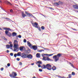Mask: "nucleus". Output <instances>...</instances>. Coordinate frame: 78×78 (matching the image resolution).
Instances as JSON below:
<instances>
[{"mask_svg":"<svg viewBox=\"0 0 78 78\" xmlns=\"http://www.w3.org/2000/svg\"><path fill=\"white\" fill-rule=\"evenodd\" d=\"M13 48H14V51H19V44H18V41L17 40H14V42Z\"/></svg>","mask_w":78,"mask_h":78,"instance_id":"obj_1","label":"nucleus"},{"mask_svg":"<svg viewBox=\"0 0 78 78\" xmlns=\"http://www.w3.org/2000/svg\"><path fill=\"white\" fill-rule=\"evenodd\" d=\"M41 68L42 69H43L46 68L48 70H50L51 69V65L49 64H47L46 65H44L41 66Z\"/></svg>","mask_w":78,"mask_h":78,"instance_id":"obj_2","label":"nucleus"},{"mask_svg":"<svg viewBox=\"0 0 78 78\" xmlns=\"http://www.w3.org/2000/svg\"><path fill=\"white\" fill-rule=\"evenodd\" d=\"M62 55L61 54H58L57 55H55L53 56V58L55 59V62H57L59 60V58Z\"/></svg>","mask_w":78,"mask_h":78,"instance_id":"obj_3","label":"nucleus"},{"mask_svg":"<svg viewBox=\"0 0 78 78\" xmlns=\"http://www.w3.org/2000/svg\"><path fill=\"white\" fill-rule=\"evenodd\" d=\"M7 27H5L3 29V30H6L5 31V34L9 36V37H11V34L10 33V32H9V31L7 30Z\"/></svg>","mask_w":78,"mask_h":78,"instance_id":"obj_4","label":"nucleus"},{"mask_svg":"<svg viewBox=\"0 0 78 78\" xmlns=\"http://www.w3.org/2000/svg\"><path fill=\"white\" fill-rule=\"evenodd\" d=\"M17 76V73L16 72L13 71L11 73V74H9V76L11 78H14V77L16 76Z\"/></svg>","mask_w":78,"mask_h":78,"instance_id":"obj_5","label":"nucleus"},{"mask_svg":"<svg viewBox=\"0 0 78 78\" xmlns=\"http://www.w3.org/2000/svg\"><path fill=\"white\" fill-rule=\"evenodd\" d=\"M43 57L42 59L43 60H44V61H53V60H52L50 59L48 57H46L44 56Z\"/></svg>","mask_w":78,"mask_h":78,"instance_id":"obj_6","label":"nucleus"},{"mask_svg":"<svg viewBox=\"0 0 78 78\" xmlns=\"http://www.w3.org/2000/svg\"><path fill=\"white\" fill-rule=\"evenodd\" d=\"M27 55L24 53H23L22 54V55L21 57L23 58H27Z\"/></svg>","mask_w":78,"mask_h":78,"instance_id":"obj_7","label":"nucleus"},{"mask_svg":"<svg viewBox=\"0 0 78 78\" xmlns=\"http://www.w3.org/2000/svg\"><path fill=\"white\" fill-rule=\"evenodd\" d=\"M27 44L28 46L30 48H32V45L30 43V42L29 41H27Z\"/></svg>","mask_w":78,"mask_h":78,"instance_id":"obj_8","label":"nucleus"},{"mask_svg":"<svg viewBox=\"0 0 78 78\" xmlns=\"http://www.w3.org/2000/svg\"><path fill=\"white\" fill-rule=\"evenodd\" d=\"M27 58H28V59H32V58H33V55H32L31 54H29L27 55Z\"/></svg>","mask_w":78,"mask_h":78,"instance_id":"obj_9","label":"nucleus"},{"mask_svg":"<svg viewBox=\"0 0 78 78\" xmlns=\"http://www.w3.org/2000/svg\"><path fill=\"white\" fill-rule=\"evenodd\" d=\"M32 24L33 26V27H35V28H36V27H37V25H38V24L37 23H34H34H32Z\"/></svg>","mask_w":78,"mask_h":78,"instance_id":"obj_10","label":"nucleus"},{"mask_svg":"<svg viewBox=\"0 0 78 78\" xmlns=\"http://www.w3.org/2000/svg\"><path fill=\"white\" fill-rule=\"evenodd\" d=\"M32 47L34 50H37V47L36 46H33Z\"/></svg>","mask_w":78,"mask_h":78,"instance_id":"obj_11","label":"nucleus"},{"mask_svg":"<svg viewBox=\"0 0 78 78\" xmlns=\"http://www.w3.org/2000/svg\"><path fill=\"white\" fill-rule=\"evenodd\" d=\"M73 7L75 9H78V5H73Z\"/></svg>","mask_w":78,"mask_h":78,"instance_id":"obj_12","label":"nucleus"},{"mask_svg":"<svg viewBox=\"0 0 78 78\" xmlns=\"http://www.w3.org/2000/svg\"><path fill=\"white\" fill-rule=\"evenodd\" d=\"M36 56L37 58H40L41 57V54H40V53L37 54Z\"/></svg>","mask_w":78,"mask_h":78,"instance_id":"obj_13","label":"nucleus"},{"mask_svg":"<svg viewBox=\"0 0 78 78\" xmlns=\"http://www.w3.org/2000/svg\"><path fill=\"white\" fill-rule=\"evenodd\" d=\"M23 48H25V47L23 46L20 47V51H22Z\"/></svg>","mask_w":78,"mask_h":78,"instance_id":"obj_14","label":"nucleus"},{"mask_svg":"<svg viewBox=\"0 0 78 78\" xmlns=\"http://www.w3.org/2000/svg\"><path fill=\"white\" fill-rule=\"evenodd\" d=\"M56 4L57 5H59L60 4H61V5L62 4V2L59 1L58 2V3H56Z\"/></svg>","mask_w":78,"mask_h":78,"instance_id":"obj_15","label":"nucleus"},{"mask_svg":"<svg viewBox=\"0 0 78 78\" xmlns=\"http://www.w3.org/2000/svg\"><path fill=\"white\" fill-rule=\"evenodd\" d=\"M22 15L23 17H26V16H27V15L24 14L23 12H22Z\"/></svg>","mask_w":78,"mask_h":78,"instance_id":"obj_16","label":"nucleus"},{"mask_svg":"<svg viewBox=\"0 0 78 78\" xmlns=\"http://www.w3.org/2000/svg\"><path fill=\"white\" fill-rule=\"evenodd\" d=\"M12 36L14 37V36H16L17 35V33L15 32H13L12 34Z\"/></svg>","mask_w":78,"mask_h":78,"instance_id":"obj_17","label":"nucleus"},{"mask_svg":"<svg viewBox=\"0 0 78 78\" xmlns=\"http://www.w3.org/2000/svg\"><path fill=\"white\" fill-rule=\"evenodd\" d=\"M20 54H21V52H18L17 54V56H21V55H20Z\"/></svg>","mask_w":78,"mask_h":78,"instance_id":"obj_18","label":"nucleus"},{"mask_svg":"<svg viewBox=\"0 0 78 78\" xmlns=\"http://www.w3.org/2000/svg\"><path fill=\"white\" fill-rule=\"evenodd\" d=\"M52 69L53 70H55L56 69V68L55 66H53L52 68Z\"/></svg>","mask_w":78,"mask_h":78,"instance_id":"obj_19","label":"nucleus"},{"mask_svg":"<svg viewBox=\"0 0 78 78\" xmlns=\"http://www.w3.org/2000/svg\"><path fill=\"white\" fill-rule=\"evenodd\" d=\"M6 3L7 4V5H12V4L8 1H7L6 2Z\"/></svg>","mask_w":78,"mask_h":78,"instance_id":"obj_20","label":"nucleus"},{"mask_svg":"<svg viewBox=\"0 0 78 78\" xmlns=\"http://www.w3.org/2000/svg\"><path fill=\"white\" fill-rule=\"evenodd\" d=\"M36 28H37L38 29V30H39V31H41V28L38 27H36Z\"/></svg>","mask_w":78,"mask_h":78,"instance_id":"obj_21","label":"nucleus"},{"mask_svg":"<svg viewBox=\"0 0 78 78\" xmlns=\"http://www.w3.org/2000/svg\"><path fill=\"white\" fill-rule=\"evenodd\" d=\"M58 77L59 78H66V77H65L64 76L61 77V76H58Z\"/></svg>","mask_w":78,"mask_h":78,"instance_id":"obj_22","label":"nucleus"},{"mask_svg":"<svg viewBox=\"0 0 78 78\" xmlns=\"http://www.w3.org/2000/svg\"><path fill=\"white\" fill-rule=\"evenodd\" d=\"M44 51V50L43 49L39 50H38V52H42V51Z\"/></svg>","mask_w":78,"mask_h":78,"instance_id":"obj_23","label":"nucleus"},{"mask_svg":"<svg viewBox=\"0 0 78 78\" xmlns=\"http://www.w3.org/2000/svg\"><path fill=\"white\" fill-rule=\"evenodd\" d=\"M37 63L39 64H42V62L38 61L37 62Z\"/></svg>","mask_w":78,"mask_h":78,"instance_id":"obj_24","label":"nucleus"},{"mask_svg":"<svg viewBox=\"0 0 78 78\" xmlns=\"http://www.w3.org/2000/svg\"><path fill=\"white\" fill-rule=\"evenodd\" d=\"M44 55L45 56H48V54H43L42 55V56H44Z\"/></svg>","mask_w":78,"mask_h":78,"instance_id":"obj_25","label":"nucleus"},{"mask_svg":"<svg viewBox=\"0 0 78 78\" xmlns=\"http://www.w3.org/2000/svg\"><path fill=\"white\" fill-rule=\"evenodd\" d=\"M69 78H72V74H69L68 75Z\"/></svg>","mask_w":78,"mask_h":78,"instance_id":"obj_26","label":"nucleus"},{"mask_svg":"<svg viewBox=\"0 0 78 78\" xmlns=\"http://www.w3.org/2000/svg\"><path fill=\"white\" fill-rule=\"evenodd\" d=\"M17 37H18L19 38H21L22 36L20 35H19L18 36H16Z\"/></svg>","mask_w":78,"mask_h":78,"instance_id":"obj_27","label":"nucleus"},{"mask_svg":"<svg viewBox=\"0 0 78 78\" xmlns=\"http://www.w3.org/2000/svg\"><path fill=\"white\" fill-rule=\"evenodd\" d=\"M72 75H75V73L73 72H72Z\"/></svg>","mask_w":78,"mask_h":78,"instance_id":"obj_28","label":"nucleus"},{"mask_svg":"<svg viewBox=\"0 0 78 78\" xmlns=\"http://www.w3.org/2000/svg\"><path fill=\"white\" fill-rule=\"evenodd\" d=\"M52 55H53V54L48 55V56H52Z\"/></svg>","mask_w":78,"mask_h":78,"instance_id":"obj_29","label":"nucleus"},{"mask_svg":"<svg viewBox=\"0 0 78 78\" xmlns=\"http://www.w3.org/2000/svg\"><path fill=\"white\" fill-rule=\"evenodd\" d=\"M9 45H6V48H9Z\"/></svg>","mask_w":78,"mask_h":78,"instance_id":"obj_30","label":"nucleus"},{"mask_svg":"<svg viewBox=\"0 0 78 78\" xmlns=\"http://www.w3.org/2000/svg\"><path fill=\"white\" fill-rule=\"evenodd\" d=\"M41 28L42 30H44V29H45V27L44 26H42L41 27Z\"/></svg>","mask_w":78,"mask_h":78,"instance_id":"obj_31","label":"nucleus"},{"mask_svg":"<svg viewBox=\"0 0 78 78\" xmlns=\"http://www.w3.org/2000/svg\"><path fill=\"white\" fill-rule=\"evenodd\" d=\"M23 42H25V43H26V42H27V40L25 39H24L23 40Z\"/></svg>","mask_w":78,"mask_h":78,"instance_id":"obj_32","label":"nucleus"},{"mask_svg":"<svg viewBox=\"0 0 78 78\" xmlns=\"http://www.w3.org/2000/svg\"><path fill=\"white\" fill-rule=\"evenodd\" d=\"M7 30L9 31H11V29H10V28H7Z\"/></svg>","mask_w":78,"mask_h":78,"instance_id":"obj_33","label":"nucleus"},{"mask_svg":"<svg viewBox=\"0 0 78 78\" xmlns=\"http://www.w3.org/2000/svg\"><path fill=\"white\" fill-rule=\"evenodd\" d=\"M69 64H70L71 66L73 67H74L73 66V65L72 64V63H69Z\"/></svg>","mask_w":78,"mask_h":78,"instance_id":"obj_34","label":"nucleus"},{"mask_svg":"<svg viewBox=\"0 0 78 78\" xmlns=\"http://www.w3.org/2000/svg\"><path fill=\"white\" fill-rule=\"evenodd\" d=\"M69 64H70L71 66L73 67H74L73 66V65L72 64V63H69Z\"/></svg>","mask_w":78,"mask_h":78,"instance_id":"obj_35","label":"nucleus"},{"mask_svg":"<svg viewBox=\"0 0 78 78\" xmlns=\"http://www.w3.org/2000/svg\"><path fill=\"white\" fill-rule=\"evenodd\" d=\"M9 47H12V46H13L12 44H11L10 45H9Z\"/></svg>","mask_w":78,"mask_h":78,"instance_id":"obj_36","label":"nucleus"},{"mask_svg":"<svg viewBox=\"0 0 78 78\" xmlns=\"http://www.w3.org/2000/svg\"><path fill=\"white\" fill-rule=\"evenodd\" d=\"M17 54H14V57H15V58H16V57L17 56Z\"/></svg>","mask_w":78,"mask_h":78,"instance_id":"obj_37","label":"nucleus"},{"mask_svg":"<svg viewBox=\"0 0 78 78\" xmlns=\"http://www.w3.org/2000/svg\"><path fill=\"white\" fill-rule=\"evenodd\" d=\"M48 8L51 9H52V10H54V9L51 7H48Z\"/></svg>","mask_w":78,"mask_h":78,"instance_id":"obj_38","label":"nucleus"},{"mask_svg":"<svg viewBox=\"0 0 78 78\" xmlns=\"http://www.w3.org/2000/svg\"><path fill=\"white\" fill-rule=\"evenodd\" d=\"M10 55L11 56H13V53H10Z\"/></svg>","mask_w":78,"mask_h":78,"instance_id":"obj_39","label":"nucleus"},{"mask_svg":"<svg viewBox=\"0 0 78 78\" xmlns=\"http://www.w3.org/2000/svg\"><path fill=\"white\" fill-rule=\"evenodd\" d=\"M39 71L40 72H42V69H39Z\"/></svg>","mask_w":78,"mask_h":78,"instance_id":"obj_40","label":"nucleus"},{"mask_svg":"<svg viewBox=\"0 0 78 78\" xmlns=\"http://www.w3.org/2000/svg\"><path fill=\"white\" fill-rule=\"evenodd\" d=\"M30 17H33L34 16L31 14V13H30Z\"/></svg>","mask_w":78,"mask_h":78,"instance_id":"obj_41","label":"nucleus"},{"mask_svg":"<svg viewBox=\"0 0 78 78\" xmlns=\"http://www.w3.org/2000/svg\"><path fill=\"white\" fill-rule=\"evenodd\" d=\"M16 60H17V61H20V59L19 58H16Z\"/></svg>","mask_w":78,"mask_h":78,"instance_id":"obj_42","label":"nucleus"},{"mask_svg":"<svg viewBox=\"0 0 78 78\" xmlns=\"http://www.w3.org/2000/svg\"><path fill=\"white\" fill-rule=\"evenodd\" d=\"M30 14H31V13H28V14L27 15L28 16H30Z\"/></svg>","mask_w":78,"mask_h":78,"instance_id":"obj_43","label":"nucleus"},{"mask_svg":"<svg viewBox=\"0 0 78 78\" xmlns=\"http://www.w3.org/2000/svg\"><path fill=\"white\" fill-rule=\"evenodd\" d=\"M3 68H1V70L2 71H3Z\"/></svg>","mask_w":78,"mask_h":78,"instance_id":"obj_44","label":"nucleus"},{"mask_svg":"<svg viewBox=\"0 0 78 78\" xmlns=\"http://www.w3.org/2000/svg\"><path fill=\"white\" fill-rule=\"evenodd\" d=\"M7 66L8 67H9V66H10V64L9 63H8L7 64Z\"/></svg>","mask_w":78,"mask_h":78,"instance_id":"obj_45","label":"nucleus"},{"mask_svg":"<svg viewBox=\"0 0 78 78\" xmlns=\"http://www.w3.org/2000/svg\"><path fill=\"white\" fill-rule=\"evenodd\" d=\"M9 44H12V42H11V41H10L9 42Z\"/></svg>","mask_w":78,"mask_h":78,"instance_id":"obj_46","label":"nucleus"},{"mask_svg":"<svg viewBox=\"0 0 78 78\" xmlns=\"http://www.w3.org/2000/svg\"><path fill=\"white\" fill-rule=\"evenodd\" d=\"M6 52L7 53H9V50H7Z\"/></svg>","mask_w":78,"mask_h":78,"instance_id":"obj_47","label":"nucleus"},{"mask_svg":"<svg viewBox=\"0 0 78 78\" xmlns=\"http://www.w3.org/2000/svg\"><path fill=\"white\" fill-rule=\"evenodd\" d=\"M38 67H41V65H40V64H39L38 65Z\"/></svg>","mask_w":78,"mask_h":78,"instance_id":"obj_48","label":"nucleus"},{"mask_svg":"<svg viewBox=\"0 0 78 78\" xmlns=\"http://www.w3.org/2000/svg\"><path fill=\"white\" fill-rule=\"evenodd\" d=\"M4 37V40H7L5 38V37Z\"/></svg>","mask_w":78,"mask_h":78,"instance_id":"obj_49","label":"nucleus"},{"mask_svg":"<svg viewBox=\"0 0 78 78\" xmlns=\"http://www.w3.org/2000/svg\"><path fill=\"white\" fill-rule=\"evenodd\" d=\"M5 19H6L7 20H9V18H5Z\"/></svg>","mask_w":78,"mask_h":78,"instance_id":"obj_50","label":"nucleus"},{"mask_svg":"<svg viewBox=\"0 0 78 78\" xmlns=\"http://www.w3.org/2000/svg\"><path fill=\"white\" fill-rule=\"evenodd\" d=\"M10 12H12V9H11L10 10Z\"/></svg>","mask_w":78,"mask_h":78,"instance_id":"obj_51","label":"nucleus"},{"mask_svg":"<svg viewBox=\"0 0 78 78\" xmlns=\"http://www.w3.org/2000/svg\"><path fill=\"white\" fill-rule=\"evenodd\" d=\"M20 65H22V63L21 62H20Z\"/></svg>","mask_w":78,"mask_h":78,"instance_id":"obj_52","label":"nucleus"},{"mask_svg":"<svg viewBox=\"0 0 78 78\" xmlns=\"http://www.w3.org/2000/svg\"><path fill=\"white\" fill-rule=\"evenodd\" d=\"M25 13H26V14H27H27H28V13L27 12H25Z\"/></svg>","mask_w":78,"mask_h":78,"instance_id":"obj_53","label":"nucleus"},{"mask_svg":"<svg viewBox=\"0 0 78 78\" xmlns=\"http://www.w3.org/2000/svg\"><path fill=\"white\" fill-rule=\"evenodd\" d=\"M33 17H34V19H36V18L35 17H34V16H33Z\"/></svg>","mask_w":78,"mask_h":78,"instance_id":"obj_54","label":"nucleus"},{"mask_svg":"<svg viewBox=\"0 0 78 78\" xmlns=\"http://www.w3.org/2000/svg\"><path fill=\"white\" fill-rule=\"evenodd\" d=\"M34 63H32V64H31V65H32V66H33V65H34Z\"/></svg>","mask_w":78,"mask_h":78,"instance_id":"obj_55","label":"nucleus"},{"mask_svg":"<svg viewBox=\"0 0 78 78\" xmlns=\"http://www.w3.org/2000/svg\"><path fill=\"white\" fill-rule=\"evenodd\" d=\"M75 12H78V11H75Z\"/></svg>","mask_w":78,"mask_h":78,"instance_id":"obj_56","label":"nucleus"},{"mask_svg":"<svg viewBox=\"0 0 78 78\" xmlns=\"http://www.w3.org/2000/svg\"><path fill=\"white\" fill-rule=\"evenodd\" d=\"M45 50H48V48H46Z\"/></svg>","mask_w":78,"mask_h":78,"instance_id":"obj_57","label":"nucleus"},{"mask_svg":"<svg viewBox=\"0 0 78 78\" xmlns=\"http://www.w3.org/2000/svg\"><path fill=\"white\" fill-rule=\"evenodd\" d=\"M9 21H12V20H11V19H9Z\"/></svg>","mask_w":78,"mask_h":78,"instance_id":"obj_58","label":"nucleus"},{"mask_svg":"<svg viewBox=\"0 0 78 78\" xmlns=\"http://www.w3.org/2000/svg\"><path fill=\"white\" fill-rule=\"evenodd\" d=\"M13 78H18V77H13Z\"/></svg>","mask_w":78,"mask_h":78,"instance_id":"obj_59","label":"nucleus"},{"mask_svg":"<svg viewBox=\"0 0 78 78\" xmlns=\"http://www.w3.org/2000/svg\"><path fill=\"white\" fill-rule=\"evenodd\" d=\"M41 47V48H42L43 49L44 48L43 47Z\"/></svg>","mask_w":78,"mask_h":78,"instance_id":"obj_60","label":"nucleus"},{"mask_svg":"<svg viewBox=\"0 0 78 78\" xmlns=\"http://www.w3.org/2000/svg\"><path fill=\"white\" fill-rule=\"evenodd\" d=\"M2 29L1 28H0V30H2Z\"/></svg>","mask_w":78,"mask_h":78,"instance_id":"obj_61","label":"nucleus"},{"mask_svg":"<svg viewBox=\"0 0 78 78\" xmlns=\"http://www.w3.org/2000/svg\"><path fill=\"white\" fill-rule=\"evenodd\" d=\"M33 78H36V77L34 76L33 77Z\"/></svg>","mask_w":78,"mask_h":78,"instance_id":"obj_62","label":"nucleus"},{"mask_svg":"<svg viewBox=\"0 0 78 78\" xmlns=\"http://www.w3.org/2000/svg\"><path fill=\"white\" fill-rule=\"evenodd\" d=\"M73 30H76V29H73Z\"/></svg>","mask_w":78,"mask_h":78,"instance_id":"obj_63","label":"nucleus"},{"mask_svg":"<svg viewBox=\"0 0 78 78\" xmlns=\"http://www.w3.org/2000/svg\"><path fill=\"white\" fill-rule=\"evenodd\" d=\"M45 17H47V16H44Z\"/></svg>","mask_w":78,"mask_h":78,"instance_id":"obj_64","label":"nucleus"}]
</instances>
